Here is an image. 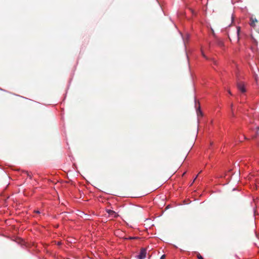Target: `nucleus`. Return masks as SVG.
<instances>
[{"mask_svg":"<svg viewBox=\"0 0 259 259\" xmlns=\"http://www.w3.org/2000/svg\"><path fill=\"white\" fill-rule=\"evenodd\" d=\"M147 249L145 248H142L141 249L139 254L136 255V257L137 259H144L146 257Z\"/></svg>","mask_w":259,"mask_h":259,"instance_id":"f257e3e1","label":"nucleus"},{"mask_svg":"<svg viewBox=\"0 0 259 259\" xmlns=\"http://www.w3.org/2000/svg\"><path fill=\"white\" fill-rule=\"evenodd\" d=\"M252 133L251 134V137L252 138H255L257 137L259 135L258 130H259V125H256L255 127H250Z\"/></svg>","mask_w":259,"mask_h":259,"instance_id":"f03ea898","label":"nucleus"},{"mask_svg":"<svg viewBox=\"0 0 259 259\" xmlns=\"http://www.w3.org/2000/svg\"><path fill=\"white\" fill-rule=\"evenodd\" d=\"M237 88L242 93H244L246 92L245 85L242 82H240L237 83Z\"/></svg>","mask_w":259,"mask_h":259,"instance_id":"7ed1b4c3","label":"nucleus"},{"mask_svg":"<svg viewBox=\"0 0 259 259\" xmlns=\"http://www.w3.org/2000/svg\"><path fill=\"white\" fill-rule=\"evenodd\" d=\"M106 212L109 214V216L112 218H115L118 216L117 213L115 211H114L112 210L107 209Z\"/></svg>","mask_w":259,"mask_h":259,"instance_id":"20e7f679","label":"nucleus"},{"mask_svg":"<svg viewBox=\"0 0 259 259\" xmlns=\"http://www.w3.org/2000/svg\"><path fill=\"white\" fill-rule=\"evenodd\" d=\"M23 173L24 174H26L27 175V176L30 179H32V175H31V174L28 171H23Z\"/></svg>","mask_w":259,"mask_h":259,"instance_id":"39448f33","label":"nucleus"},{"mask_svg":"<svg viewBox=\"0 0 259 259\" xmlns=\"http://www.w3.org/2000/svg\"><path fill=\"white\" fill-rule=\"evenodd\" d=\"M240 31V27H237L236 33H237V36L238 40H239V36Z\"/></svg>","mask_w":259,"mask_h":259,"instance_id":"423d86ee","label":"nucleus"},{"mask_svg":"<svg viewBox=\"0 0 259 259\" xmlns=\"http://www.w3.org/2000/svg\"><path fill=\"white\" fill-rule=\"evenodd\" d=\"M190 36L189 34H186L185 38H183L184 42L185 44L186 41H188L190 38Z\"/></svg>","mask_w":259,"mask_h":259,"instance_id":"0eeeda50","label":"nucleus"},{"mask_svg":"<svg viewBox=\"0 0 259 259\" xmlns=\"http://www.w3.org/2000/svg\"><path fill=\"white\" fill-rule=\"evenodd\" d=\"M255 22H257V20H255V21H252L251 23H250V25L251 27H254L255 26Z\"/></svg>","mask_w":259,"mask_h":259,"instance_id":"6e6552de","label":"nucleus"},{"mask_svg":"<svg viewBox=\"0 0 259 259\" xmlns=\"http://www.w3.org/2000/svg\"><path fill=\"white\" fill-rule=\"evenodd\" d=\"M197 114L198 115L199 113L202 115V112L200 110V106H199L198 107V109H197Z\"/></svg>","mask_w":259,"mask_h":259,"instance_id":"1a4fd4ad","label":"nucleus"},{"mask_svg":"<svg viewBox=\"0 0 259 259\" xmlns=\"http://www.w3.org/2000/svg\"><path fill=\"white\" fill-rule=\"evenodd\" d=\"M246 139V137L244 136V135H243L242 136V138H239V141L240 142H242L243 141V140L245 139Z\"/></svg>","mask_w":259,"mask_h":259,"instance_id":"9d476101","label":"nucleus"},{"mask_svg":"<svg viewBox=\"0 0 259 259\" xmlns=\"http://www.w3.org/2000/svg\"><path fill=\"white\" fill-rule=\"evenodd\" d=\"M201 54H202V56H203L204 58H205V59H207V57L205 56V55L204 54V52H203V51L202 50H201Z\"/></svg>","mask_w":259,"mask_h":259,"instance_id":"9b49d317","label":"nucleus"},{"mask_svg":"<svg viewBox=\"0 0 259 259\" xmlns=\"http://www.w3.org/2000/svg\"><path fill=\"white\" fill-rule=\"evenodd\" d=\"M197 257L198 259H203V257L200 254L197 255Z\"/></svg>","mask_w":259,"mask_h":259,"instance_id":"f8f14e48","label":"nucleus"},{"mask_svg":"<svg viewBox=\"0 0 259 259\" xmlns=\"http://www.w3.org/2000/svg\"><path fill=\"white\" fill-rule=\"evenodd\" d=\"M136 238L135 237H130L129 238H128L127 239H135Z\"/></svg>","mask_w":259,"mask_h":259,"instance_id":"ddd939ff","label":"nucleus"},{"mask_svg":"<svg viewBox=\"0 0 259 259\" xmlns=\"http://www.w3.org/2000/svg\"><path fill=\"white\" fill-rule=\"evenodd\" d=\"M165 258V255H162L161 257H160V259H164Z\"/></svg>","mask_w":259,"mask_h":259,"instance_id":"4468645a","label":"nucleus"},{"mask_svg":"<svg viewBox=\"0 0 259 259\" xmlns=\"http://www.w3.org/2000/svg\"><path fill=\"white\" fill-rule=\"evenodd\" d=\"M35 212L37 213H40V211L39 210H35Z\"/></svg>","mask_w":259,"mask_h":259,"instance_id":"2eb2a0df","label":"nucleus"},{"mask_svg":"<svg viewBox=\"0 0 259 259\" xmlns=\"http://www.w3.org/2000/svg\"><path fill=\"white\" fill-rule=\"evenodd\" d=\"M197 177V176H196V177L195 178V179H194V180H193V182H194V181L196 179Z\"/></svg>","mask_w":259,"mask_h":259,"instance_id":"dca6fc26","label":"nucleus"},{"mask_svg":"<svg viewBox=\"0 0 259 259\" xmlns=\"http://www.w3.org/2000/svg\"><path fill=\"white\" fill-rule=\"evenodd\" d=\"M232 116H234V113L232 112Z\"/></svg>","mask_w":259,"mask_h":259,"instance_id":"f3484780","label":"nucleus"},{"mask_svg":"<svg viewBox=\"0 0 259 259\" xmlns=\"http://www.w3.org/2000/svg\"><path fill=\"white\" fill-rule=\"evenodd\" d=\"M61 243L60 242H58V244L60 245Z\"/></svg>","mask_w":259,"mask_h":259,"instance_id":"a211bd4d","label":"nucleus"},{"mask_svg":"<svg viewBox=\"0 0 259 259\" xmlns=\"http://www.w3.org/2000/svg\"><path fill=\"white\" fill-rule=\"evenodd\" d=\"M229 93L230 94H231L230 91H229Z\"/></svg>","mask_w":259,"mask_h":259,"instance_id":"6ab92c4d","label":"nucleus"}]
</instances>
